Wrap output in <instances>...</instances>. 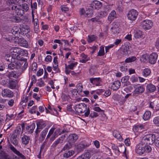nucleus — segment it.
<instances>
[{
    "label": "nucleus",
    "mask_w": 159,
    "mask_h": 159,
    "mask_svg": "<svg viewBox=\"0 0 159 159\" xmlns=\"http://www.w3.org/2000/svg\"><path fill=\"white\" fill-rule=\"evenodd\" d=\"M157 102H151L150 104V106L152 108H154L155 107V108H157Z\"/></svg>",
    "instance_id": "obj_61"
},
{
    "label": "nucleus",
    "mask_w": 159,
    "mask_h": 159,
    "mask_svg": "<svg viewBox=\"0 0 159 159\" xmlns=\"http://www.w3.org/2000/svg\"><path fill=\"white\" fill-rule=\"evenodd\" d=\"M2 158L3 159H16L17 157L13 154H12L10 155L4 152H2L1 154Z\"/></svg>",
    "instance_id": "obj_15"
},
{
    "label": "nucleus",
    "mask_w": 159,
    "mask_h": 159,
    "mask_svg": "<svg viewBox=\"0 0 159 159\" xmlns=\"http://www.w3.org/2000/svg\"><path fill=\"white\" fill-rule=\"evenodd\" d=\"M52 57L50 55H48L46 56L45 59V61L48 62H50L52 61Z\"/></svg>",
    "instance_id": "obj_55"
},
{
    "label": "nucleus",
    "mask_w": 159,
    "mask_h": 159,
    "mask_svg": "<svg viewBox=\"0 0 159 159\" xmlns=\"http://www.w3.org/2000/svg\"><path fill=\"white\" fill-rule=\"evenodd\" d=\"M78 93H79L82 92L83 86L80 83L77 84L76 86Z\"/></svg>",
    "instance_id": "obj_43"
},
{
    "label": "nucleus",
    "mask_w": 159,
    "mask_h": 159,
    "mask_svg": "<svg viewBox=\"0 0 159 159\" xmlns=\"http://www.w3.org/2000/svg\"><path fill=\"white\" fill-rule=\"evenodd\" d=\"M17 43L20 46L25 48H27L29 46L27 41L23 38H18Z\"/></svg>",
    "instance_id": "obj_16"
},
{
    "label": "nucleus",
    "mask_w": 159,
    "mask_h": 159,
    "mask_svg": "<svg viewBox=\"0 0 159 159\" xmlns=\"http://www.w3.org/2000/svg\"><path fill=\"white\" fill-rule=\"evenodd\" d=\"M157 57L158 55L156 53H152L149 56V62L152 64H155L157 61Z\"/></svg>",
    "instance_id": "obj_14"
},
{
    "label": "nucleus",
    "mask_w": 159,
    "mask_h": 159,
    "mask_svg": "<svg viewBox=\"0 0 159 159\" xmlns=\"http://www.w3.org/2000/svg\"><path fill=\"white\" fill-rule=\"evenodd\" d=\"M100 78H90V82L96 86L98 85L99 84Z\"/></svg>",
    "instance_id": "obj_29"
},
{
    "label": "nucleus",
    "mask_w": 159,
    "mask_h": 159,
    "mask_svg": "<svg viewBox=\"0 0 159 159\" xmlns=\"http://www.w3.org/2000/svg\"><path fill=\"white\" fill-rule=\"evenodd\" d=\"M154 144L157 147L159 148V137H157L156 139L155 138Z\"/></svg>",
    "instance_id": "obj_64"
},
{
    "label": "nucleus",
    "mask_w": 159,
    "mask_h": 159,
    "mask_svg": "<svg viewBox=\"0 0 159 159\" xmlns=\"http://www.w3.org/2000/svg\"><path fill=\"white\" fill-rule=\"evenodd\" d=\"M6 116L7 119L9 120H10L15 117V115L13 114H11L10 115L7 114L6 115Z\"/></svg>",
    "instance_id": "obj_59"
},
{
    "label": "nucleus",
    "mask_w": 159,
    "mask_h": 159,
    "mask_svg": "<svg viewBox=\"0 0 159 159\" xmlns=\"http://www.w3.org/2000/svg\"><path fill=\"white\" fill-rule=\"evenodd\" d=\"M151 73L150 70L148 68L144 69L142 72L143 75L145 77H147Z\"/></svg>",
    "instance_id": "obj_38"
},
{
    "label": "nucleus",
    "mask_w": 159,
    "mask_h": 159,
    "mask_svg": "<svg viewBox=\"0 0 159 159\" xmlns=\"http://www.w3.org/2000/svg\"><path fill=\"white\" fill-rule=\"evenodd\" d=\"M78 136L75 134H71L68 137V142L73 144L78 139Z\"/></svg>",
    "instance_id": "obj_18"
},
{
    "label": "nucleus",
    "mask_w": 159,
    "mask_h": 159,
    "mask_svg": "<svg viewBox=\"0 0 159 159\" xmlns=\"http://www.w3.org/2000/svg\"><path fill=\"white\" fill-rule=\"evenodd\" d=\"M17 135L16 134H12L10 139L11 143L15 146H17L18 143V139L17 137Z\"/></svg>",
    "instance_id": "obj_20"
},
{
    "label": "nucleus",
    "mask_w": 159,
    "mask_h": 159,
    "mask_svg": "<svg viewBox=\"0 0 159 159\" xmlns=\"http://www.w3.org/2000/svg\"><path fill=\"white\" fill-rule=\"evenodd\" d=\"M147 89L149 92H153L155 91L156 87L154 85L150 84L147 85Z\"/></svg>",
    "instance_id": "obj_31"
},
{
    "label": "nucleus",
    "mask_w": 159,
    "mask_h": 159,
    "mask_svg": "<svg viewBox=\"0 0 159 159\" xmlns=\"http://www.w3.org/2000/svg\"><path fill=\"white\" fill-rule=\"evenodd\" d=\"M116 17V13L114 10L112 11L109 14L108 17V20L109 21H112Z\"/></svg>",
    "instance_id": "obj_28"
},
{
    "label": "nucleus",
    "mask_w": 159,
    "mask_h": 159,
    "mask_svg": "<svg viewBox=\"0 0 159 159\" xmlns=\"http://www.w3.org/2000/svg\"><path fill=\"white\" fill-rule=\"evenodd\" d=\"M53 70L54 71H55V73H60V70L58 67V65L53 64Z\"/></svg>",
    "instance_id": "obj_51"
},
{
    "label": "nucleus",
    "mask_w": 159,
    "mask_h": 159,
    "mask_svg": "<svg viewBox=\"0 0 159 159\" xmlns=\"http://www.w3.org/2000/svg\"><path fill=\"white\" fill-rule=\"evenodd\" d=\"M102 3L98 1H93L90 4V7L93 9H99L102 6Z\"/></svg>",
    "instance_id": "obj_13"
},
{
    "label": "nucleus",
    "mask_w": 159,
    "mask_h": 159,
    "mask_svg": "<svg viewBox=\"0 0 159 159\" xmlns=\"http://www.w3.org/2000/svg\"><path fill=\"white\" fill-rule=\"evenodd\" d=\"M43 69H40L37 72L36 75L38 77L40 76L43 74Z\"/></svg>",
    "instance_id": "obj_63"
},
{
    "label": "nucleus",
    "mask_w": 159,
    "mask_h": 159,
    "mask_svg": "<svg viewBox=\"0 0 159 159\" xmlns=\"http://www.w3.org/2000/svg\"><path fill=\"white\" fill-rule=\"evenodd\" d=\"M48 128H45L41 132L40 134V137L39 138V141H43L46 137V135L48 132Z\"/></svg>",
    "instance_id": "obj_23"
},
{
    "label": "nucleus",
    "mask_w": 159,
    "mask_h": 159,
    "mask_svg": "<svg viewBox=\"0 0 159 159\" xmlns=\"http://www.w3.org/2000/svg\"><path fill=\"white\" fill-rule=\"evenodd\" d=\"M36 124L37 127L35 131V133L36 135H37L41 129L46 126V121L42 119H40L37 120Z\"/></svg>",
    "instance_id": "obj_6"
},
{
    "label": "nucleus",
    "mask_w": 159,
    "mask_h": 159,
    "mask_svg": "<svg viewBox=\"0 0 159 159\" xmlns=\"http://www.w3.org/2000/svg\"><path fill=\"white\" fill-rule=\"evenodd\" d=\"M93 110L96 111L100 112H102L103 113V115L102 116H103L104 117L105 116L103 113V111L101 110L99 107H95L93 108Z\"/></svg>",
    "instance_id": "obj_54"
},
{
    "label": "nucleus",
    "mask_w": 159,
    "mask_h": 159,
    "mask_svg": "<svg viewBox=\"0 0 159 159\" xmlns=\"http://www.w3.org/2000/svg\"><path fill=\"white\" fill-rule=\"evenodd\" d=\"M89 11H88V10H87L86 12L84 9V8H81L80 11V13L81 15H83L84 13H85V16L89 17Z\"/></svg>",
    "instance_id": "obj_46"
},
{
    "label": "nucleus",
    "mask_w": 159,
    "mask_h": 159,
    "mask_svg": "<svg viewBox=\"0 0 159 159\" xmlns=\"http://www.w3.org/2000/svg\"><path fill=\"white\" fill-rule=\"evenodd\" d=\"M89 106L88 104H85L83 103L79 104L75 106V111L78 113H82L87 111L84 113L85 117H88L89 114Z\"/></svg>",
    "instance_id": "obj_4"
},
{
    "label": "nucleus",
    "mask_w": 159,
    "mask_h": 159,
    "mask_svg": "<svg viewBox=\"0 0 159 159\" xmlns=\"http://www.w3.org/2000/svg\"><path fill=\"white\" fill-rule=\"evenodd\" d=\"M153 122L155 124L159 126V116L155 117L153 120Z\"/></svg>",
    "instance_id": "obj_53"
},
{
    "label": "nucleus",
    "mask_w": 159,
    "mask_h": 159,
    "mask_svg": "<svg viewBox=\"0 0 159 159\" xmlns=\"http://www.w3.org/2000/svg\"><path fill=\"white\" fill-rule=\"evenodd\" d=\"M129 49L128 46H124L120 51V53L123 56H127L128 55V51H129Z\"/></svg>",
    "instance_id": "obj_26"
},
{
    "label": "nucleus",
    "mask_w": 159,
    "mask_h": 159,
    "mask_svg": "<svg viewBox=\"0 0 159 159\" xmlns=\"http://www.w3.org/2000/svg\"><path fill=\"white\" fill-rule=\"evenodd\" d=\"M68 63L69 64L66 66L70 70H73L74 68L78 64L77 62L73 61H69Z\"/></svg>",
    "instance_id": "obj_27"
},
{
    "label": "nucleus",
    "mask_w": 159,
    "mask_h": 159,
    "mask_svg": "<svg viewBox=\"0 0 159 159\" xmlns=\"http://www.w3.org/2000/svg\"><path fill=\"white\" fill-rule=\"evenodd\" d=\"M7 76L10 78H18V75L16 74V72L11 71L9 74L7 75Z\"/></svg>",
    "instance_id": "obj_40"
},
{
    "label": "nucleus",
    "mask_w": 159,
    "mask_h": 159,
    "mask_svg": "<svg viewBox=\"0 0 159 159\" xmlns=\"http://www.w3.org/2000/svg\"><path fill=\"white\" fill-rule=\"evenodd\" d=\"M111 31L113 34L119 33V24L118 23H113L112 26L111 28Z\"/></svg>",
    "instance_id": "obj_21"
},
{
    "label": "nucleus",
    "mask_w": 159,
    "mask_h": 159,
    "mask_svg": "<svg viewBox=\"0 0 159 159\" xmlns=\"http://www.w3.org/2000/svg\"><path fill=\"white\" fill-rule=\"evenodd\" d=\"M129 79V77L128 76H125L122 78L121 81L122 83H125V85L127 86L128 85L130 84L129 82H127Z\"/></svg>",
    "instance_id": "obj_36"
},
{
    "label": "nucleus",
    "mask_w": 159,
    "mask_h": 159,
    "mask_svg": "<svg viewBox=\"0 0 159 159\" xmlns=\"http://www.w3.org/2000/svg\"><path fill=\"white\" fill-rule=\"evenodd\" d=\"M136 60V58L135 57L133 56L129 57L126 59L125 61V62L129 63L134 61Z\"/></svg>",
    "instance_id": "obj_44"
},
{
    "label": "nucleus",
    "mask_w": 159,
    "mask_h": 159,
    "mask_svg": "<svg viewBox=\"0 0 159 159\" xmlns=\"http://www.w3.org/2000/svg\"><path fill=\"white\" fill-rule=\"evenodd\" d=\"M131 80L133 82H136L138 81V79L137 77L136 76L134 75H133L131 76L130 78Z\"/></svg>",
    "instance_id": "obj_62"
},
{
    "label": "nucleus",
    "mask_w": 159,
    "mask_h": 159,
    "mask_svg": "<svg viewBox=\"0 0 159 159\" xmlns=\"http://www.w3.org/2000/svg\"><path fill=\"white\" fill-rule=\"evenodd\" d=\"M35 127V125L34 123H32L30 125L28 126L27 128V131L29 133H32Z\"/></svg>",
    "instance_id": "obj_33"
},
{
    "label": "nucleus",
    "mask_w": 159,
    "mask_h": 159,
    "mask_svg": "<svg viewBox=\"0 0 159 159\" xmlns=\"http://www.w3.org/2000/svg\"><path fill=\"white\" fill-rule=\"evenodd\" d=\"M12 22H18L20 20H19V18L17 16H13L10 18Z\"/></svg>",
    "instance_id": "obj_49"
},
{
    "label": "nucleus",
    "mask_w": 159,
    "mask_h": 159,
    "mask_svg": "<svg viewBox=\"0 0 159 159\" xmlns=\"http://www.w3.org/2000/svg\"><path fill=\"white\" fill-rule=\"evenodd\" d=\"M144 88L143 86H140L136 88L133 93L132 96L133 97H136L138 94L142 93L144 91Z\"/></svg>",
    "instance_id": "obj_11"
},
{
    "label": "nucleus",
    "mask_w": 159,
    "mask_h": 159,
    "mask_svg": "<svg viewBox=\"0 0 159 159\" xmlns=\"http://www.w3.org/2000/svg\"><path fill=\"white\" fill-rule=\"evenodd\" d=\"M113 134L114 136L116 138L119 139L120 141H122V136L120 134L119 132L116 130H115L113 132Z\"/></svg>",
    "instance_id": "obj_34"
},
{
    "label": "nucleus",
    "mask_w": 159,
    "mask_h": 159,
    "mask_svg": "<svg viewBox=\"0 0 159 159\" xmlns=\"http://www.w3.org/2000/svg\"><path fill=\"white\" fill-rule=\"evenodd\" d=\"M82 155L84 159H89V152H86Z\"/></svg>",
    "instance_id": "obj_58"
},
{
    "label": "nucleus",
    "mask_w": 159,
    "mask_h": 159,
    "mask_svg": "<svg viewBox=\"0 0 159 159\" xmlns=\"http://www.w3.org/2000/svg\"><path fill=\"white\" fill-rule=\"evenodd\" d=\"M72 144L71 143L69 142L68 143H66L64 147L62 150H68L71 147Z\"/></svg>",
    "instance_id": "obj_50"
},
{
    "label": "nucleus",
    "mask_w": 159,
    "mask_h": 159,
    "mask_svg": "<svg viewBox=\"0 0 159 159\" xmlns=\"http://www.w3.org/2000/svg\"><path fill=\"white\" fill-rule=\"evenodd\" d=\"M61 9L62 11L65 13H67L69 11V9L66 5H63L61 6Z\"/></svg>",
    "instance_id": "obj_52"
},
{
    "label": "nucleus",
    "mask_w": 159,
    "mask_h": 159,
    "mask_svg": "<svg viewBox=\"0 0 159 159\" xmlns=\"http://www.w3.org/2000/svg\"><path fill=\"white\" fill-rule=\"evenodd\" d=\"M104 55V48L102 46H101L100 47V49L99 51V52L97 56H102Z\"/></svg>",
    "instance_id": "obj_45"
},
{
    "label": "nucleus",
    "mask_w": 159,
    "mask_h": 159,
    "mask_svg": "<svg viewBox=\"0 0 159 159\" xmlns=\"http://www.w3.org/2000/svg\"><path fill=\"white\" fill-rule=\"evenodd\" d=\"M65 137L66 136L65 135H62L61 137H60L53 143L52 145V147L55 148L59 143H62Z\"/></svg>",
    "instance_id": "obj_17"
},
{
    "label": "nucleus",
    "mask_w": 159,
    "mask_h": 159,
    "mask_svg": "<svg viewBox=\"0 0 159 159\" xmlns=\"http://www.w3.org/2000/svg\"><path fill=\"white\" fill-rule=\"evenodd\" d=\"M15 62H11L8 64V68L9 70H12L16 69Z\"/></svg>",
    "instance_id": "obj_47"
},
{
    "label": "nucleus",
    "mask_w": 159,
    "mask_h": 159,
    "mask_svg": "<svg viewBox=\"0 0 159 159\" xmlns=\"http://www.w3.org/2000/svg\"><path fill=\"white\" fill-rule=\"evenodd\" d=\"M153 26V22L150 20H143L140 25L141 27L145 30L151 29Z\"/></svg>",
    "instance_id": "obj_7"
},
{
    "label": "nucleus",
    "mask_w": 159,
    "mask_h": 159,
    "mask_svg": "<svg viewBox=\"0 0 159 159\" xmlns=\"http://www.w3.org/2000/svg\"><path fill=\"white\" fill-rule=\"evenodd\" d=\"M20 27L17 26H14L13 27L11 30L12 34L15 35L20 33Z\"/></svg>",
    "instance_id": "obj_30"
},
{
    "label": "nucleus",
    "mask_w": 159,
    "mask_h": 159,
    "mask_svg": "<svg viewBox=\"0 0 159 159\" xmlns=\"http://www.w3.org/2000/svg\"><path fill=\"white\" fill-rule=\"evenodd\" d=\"M2 96L5 98H12L14 96V93L13 91L8 88L2 90L1 92Z\"/></svg>",
    "instance_id": "obj_9"
},
{
    "label": "nucleus",
    "mask_w": 159,
    "mask_h": 159,
    "mask_svg": "<svg viewBox=\"0 0 159 159\" xmlns=\"http://www.w3.org/2000/svg\"><path fill=\"white\" fill-rule=\"evenodd\" d=\"M28 5L26 3H24L22 6L19 4H14L11 7L13 11V14H16L19 16H22L24 14L25 12L27 11L29 9Z\"/></svg>",
    "instance_id": "obj_1"
},
{
    "label": "nucleus",
    "mask_w": 159,
    "mask_h": 159,
    "mask_svg": "<svg viewBox=\"0 0 159 159\" xmlns=\"http://www.w3.org/2000/svg\"><path fill=\"white\" fill-rule=\"evenodd\" d=\"M109 11L110 10L109 9L107 8H105L104 11H101L99 12L100 16L102 18L106 16Z\"/></svg>",
    "instance_id": "obj_32"
},
{
    "label": "nucleus",
    "mask_w": 159,
    "mask_h": 159,
    "mask_svg": "<svg viewBox=\"0 0 159 159\" xmlns=\"http://www.w3.org/2000/svg\"><path fill=\"white\" fill-rule=\"evenodd\" d=\"M111 148L113 150L115 151V152H116L118 154H120V152L119 151L118 146L114 144L111 143Z\"/></svg>",
    "instance_id": "obj_41"
},
{
    "label": "nucleus",
    "mask_w": 159,
    "mask_h": 159,
    "mask_svg": "<svg viewBox=\"0 0 159 159\" xmlns=\"http://www.w3.org/2000/svg\"><path fill=\"white\" fill-rule=\"evenodd\" d=\"M138 12L134 9L130 10L127 14V17L128 19L131 21L135 20L138 15Z\"/></svg>",
    "instance_id": "obj_10"
},
{
    "label": "nucleus",
    "mask_w": 159,
    "mask_h": 159,
    "mask_svg": "<svg viewBox=\"0 0 159 159\" xmlns=\"http://www.w3.org/2000/svg\"><path fill=\"white\" fill-rule=\"evenodd\" d=\"M30 140V137L25 135H24L21 138V142L24 145H26L28 144Z\"/></svg>",
    "instance_id": "obj_25"
},
{
    "label": "nucleus",
    "mask_w": 159,
    "mask_h": 159,
    "mask_svg": "<svg viewBox=\"0 0 159 159\" xmlns=\"http://www.w3.org/2000/svg\"><path fill=\"white\" fill-rule=\"evenodd\" d=\"M134 36L136 39L141 38L143 35V32L140 30H134Z\"/></svg>",
    "instance_id": "obj_22"
},
{
    "label": "nucleus",
    "mask_w": 159,
    "mask_h": 159,
    "mask_svg": "<svg viewBox=\"0 0 159 159\" xmlns=\"http://www.w3.org/2000/svg\"><path fill=\"white\" fill-rule=\"evenodd\" d=\"M9 148L10 150L17 156L22 159L25 158V157L20 152L17 150L12 145L10 144L9 145Z\"/></svg>",
    "instance_id": "obj_12"
},
{
    "label": "nucleus",
    "mask_w": 159,
    "mask_h": 159,
    "mask_svg": "<svg viewBox=\"0 0 159 159\" xmlns=\"http://www.w3.org/2000/svg\"><path fill=\"white\" fill-rule=\"evenodd\" d=\"M74 153V152L73 151H66L63 154V157L66 158H68L69 157L72 156Z\"/></svg>",
    "instance_id": "obj_37"
},
{
    "label": "nucleus",
    "mask_w": 159,
    "mask_h": 159,
    "mask_svg": "<svg viewBox=\"0 0 159 159\" xmlns=\"http://www.w3.org/2000/svg\"><path fill=\"white\" fill-rule=\"evenodd\" d=\"M151 116V112L149 111H147L144 114L143 118L145 120H147L150 119Z\"/></svg>",
    "instance_id": "obj_35"
},
{
    "label": "nucleus",
    "mask_w": 159,
    "mask_h": 159,
    "mask_svg": "<svg viewBox=\"0 0 159 159\" xmlns=\"http://www.w3.org/2000/svg\"><path fill=\"white\" fill-rule=\"evenodd\" d=\"M55 129L54 127H52L49 130L46 139L49 138L53 134Z\"/></svg>",
    "instance_id": "obj_48"
},
{
    "label": "nucleus",
    "mask_w": 159,
    "mask_h": 159,
    "mask_svg": "<svg viewBox=\"0 0 159 159\" xmlns=\"http://www.w3.org/2000/svg\"><path fill=\"white\" fill-rule=\"evenodd\" d=\"M22 52V50L20 48L16 47L13 48L10 50L11 57L9 56V58H6V59L9 61H10L12 58L19 60H21L22 59L20 55Z\"/></svg>",
    "instance_id": "obj_3"
},
{
    "label": "nucleus",
    "mask_w": 159,
    "mask_h": 159,
    "mask_svg": "<svg viewBox=\"0 0 159 159\" xmlns=\"http://www.w3.org/2000/svg\"><path fill=\"white\" fill-rule=\"evenodd\" d=\"M106 151L107 155L109 156H112V153L111 152V150L109 148L107 147L106 148Z\"/></svg>",
    "instance_id": "obj_60"
},
{
    "label": "nucleus",
    "mask_w": 159,
    "mask_h": 159,
    "mask_svg": "<svg viewBox=\"0 0 159 159\" xmlns=\"http://www.w3.org/2000/svg\"><path fill=\"white\" fill-rule=\"evenodd\" d=\"M16 86V81L13 80H9L7 86L11 89H14Z\"/></svg>",
    "instance_id": "obj_24"
},
{
    "label": "nucleus",
    "mask_w": 159,
    "mask_h": 159,
    "mask_svg": "<svg viewBox=\"0 0 159 159\" xmlns=\"http://www.w3.org/2000/svg\"><path fill=\"white\" fill-rule=\"evenodd\" d=\"M55 136H56V137H58V136L61 134V130L60 128L57 129L54 132V134Z\"/></svg>",
    "instance_id": "obj_57"
},
{
    "label": "nucleus",
    "mask_w": 159,
    "mask_h": 159,
    "mask_svg": "<svg viewBox=\"0 0 159 159\" xmlns=\"http://www.w3.org/2000/svg\"><path fill=\"white\" fill-rule=\"evenodd\" d=\"M15 132L17 134H20V133H22V130L20 126H18L16 128Z\"/></svg>",
    "instance_id": "obj_56"
},
{
    "label": "nucleus",
    "mask_w": 159,
    "mask_h": 159,
    "mask_svg": "<svg viewBox=\"0 0 159 159\" xmlns=\"http://www.w3.org/2000/svg\"><path fill=\"white\" fill-rule=\"evenodd\" d=\"M121 83L120 81L116 80L112 83L111 88L114 90H116L120 87Z\"/></svg>",
    "instance_id": "obj_19"
},
{
    "label": "nucleus",
    "mask_w": 159,
    "mask_h": 159,
    "mask_svg": "<svg viewBox=\"0 0 159 159\" xmlns=\"http://www.w3.org/2000/svg\"><path fill=\"white\" fill-rule=\"evenodd\" d=\"M15 62L16 69H20L22 71L25 70L28 66V63L27 62H24L20 60Z\"/></svg>",
    "instance_id": "obj_8"
},
{
    "label": "nucleus",
    "mask_w": 159,
    "mask_h": 159,
    "mask_svg": "<svg viewBox=\"0 0 159 159\" xmlns=\"http://www.w3.org/2000/svg\"><path fill=\"white\" fill-rule=\"evenodd\" d=\"M156 137L154 134L148 135L143 138L142 142L147 146H150L154 143Z\"/></svg>",
    "instance_id": "obj_5"
},
{
    "label": "nucleus",
    "mask_w": 159,
    "mask_h": 159,
    "mask_svg": "<svg viewBox=\"0 0 159 159\" xmlns=\"http://www.w3.org/2000/svg\"><path fill=\"white\" fill-rule=\"evenodd\" d=\"M89 146V144H85L81 143L78 145L77 149L79 151H82L85 148Z\"/></svg>",
    "instance_id": "obj_39"
},
{
    "label": "nucleus",
    "mask_w": 159,
    "mask_h": 159,
    "mask_svg": "<svg viewBox=\"0 0 159 159\" xmlns=\"http://www.w3.org/2000/svg\"><path fill=\"white\" fill-rule=\"evenodd\" d=\"M37 106H34L31 107V108L29 110V112L31 114H35L36 113L37 111Z\"/></svg>",
    "instance_id": "obj_42"
},
{
    "label": "nucleus",
    "mask_w": 159,
    "mask_h": 159,
    "mask_svg": "<svg viewBox=\"0 0 159 159\" xmlns=\"http://www.w3.org/2000/svg\"><path fill=\"white\" fill-rule=\"evenodd\" d=\"M152 150L150 146H147L141 142L136 145L135 151L138 154L141 155L144 153H148L150 152Z\"/></svg>",
    "instance_id": "obj_2"
}]
</instances>
